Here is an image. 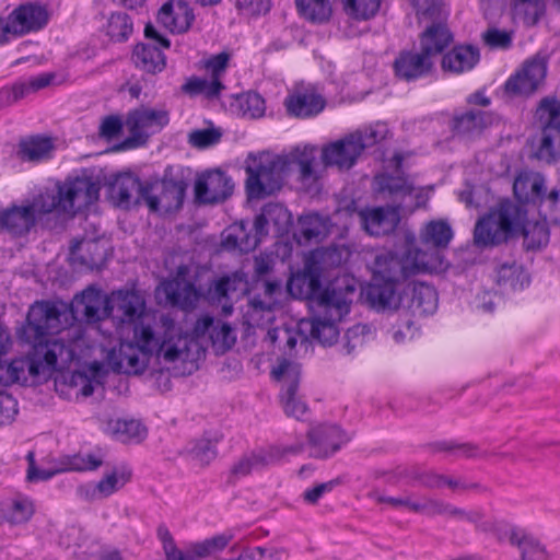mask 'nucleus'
I'll list each match as a JSON object with an SVG mask.
<instances>
[{
	"label": "nucleus",
	"mask_w": 560,
	"mask_h": 560,
	"mask_svg": "<svg viewBox=\"0 0 560 560\" xmlns=\"http://www.w3.org/2000/svg\"><path fill=\"white\" fill-rule=\"evenodd\" d=\"M230 539V536L221 534L190 544L194 560L215 556L229 545Z\"/></svg>",
	"instance_id": "8fccbe9b"
},
{
	"label": "nucleus",
	"mask_w": 560,
	"mask_h": 560,
	"mask_svg": "<svg viewBox=\"0 0 560 560\" xmlns=\"http://www.w3.org/2000/svg\"><path fill=\"white\" fill-rule=\"evenodd\" d=\"M100 185L92 176L68 177L56 185V190H46L32 201L12 205L0 211L1 230L22 236L35 226L37 220L52 211L74 215L77 211L98 199Z\"/></svg>",
	"instance_id": "f03ea898"
},
{
	"label": "nucleus",
	"mask_w": 560,
	"mask_h": 560,
	"mask_svg": "<svg viewBox=\"0 0 560 560\" xmlns=\"http://www.w3.org/2000/svg\"><path fill=\"white\" fill-rule=\"evenodd\" d=\"M511 10L514 19L527 26L535 25L545 11L544 0H511Z\"/></svg>",
	"instance_id": "a19ab883"
},
{
	"label": "nucleus",
	"mask_w": 560,
	"mask_h": 560,
	"mask_svg": "<svg viewBox=\"0 0 560 560\" xmlns=\"http://www.w3.org/2000/svg\"><path fill=\"white\" fill-rule=\"evenodd\" d=\"M374 334V329L369 324H357L350 327L341 345V352L351 355L358 348H361Z\"/></svg>",
	"instance_id": "c03bdc74"
},
{
	"label": "nucleus",
	"mask_w": 560,
	"mask_h": 560,
	"mask_svg": "<svg viewBox=\"0 0 560 560\" xmlns=\"http://www.w3.org/2000/svg\"><path fill=\"white\" fill-rule=\"evenodd\" d=\"M430 268L427 255L421 250L409 252L404 259L393 254H383L375 258L373 279L397 282L401 278Z\"/></svg>",
	"instance_id": "9b49d317"
},
{
	"label": "nucleus",
	"mask_w": 560,
	"mask_h": 560,
	"mask_svg": "<svg viewBox=\"0 0 560 560\" xmlns=\"http://www.w3.org/2000/svg\"><path fill=\"white\" fill-rule=\"evenodd\" d=\"M241 281L238 279V273H235L233 277H222L218 281L214 282L208 290V300L212 304H218L221 306V312L224 316H228L233 311V305L230 302V292L236 291V283Z\"/></svg>",
	"instance_id": "f704fd0d"
},
{
	"label": "nucleus",
	"mask_w": 560,
	"mask_h": 560,
	"mask_svg": "<svg viewBox=\"0 0 560 560\" xmlns=\"http://www.w3.org/2000/svg\"><path fill=\"white\" fill-rule=\"evenodd\" d=\"M217 440L200 439L190 448L192 458L201 465H208L217 456Z\"/></svg>",
	"instance_id": "bf43d9fd"
},
{
	"label": "nucleus",
	"mask_w": 560,
	"mask_h": 560,
	"mask_svg": "<svg viewBox=\"0 0 560 560\" xmlns=\"http://www.w3.org/2000/svg\"><path fill=\"white\" fill-rule=\"evenodd\" d=\"M480 60V51L472 45L455 46L442 58L443 71L460 74L472 70Z\"/></svg>",
	"instance_id": "7c9ffc66"
},
{
	"label": "nucleus",
	"mask_w": 560,
	"mask_h": 560,
	"mask_svg": "<svg viewBox=\"0 0 560 560\" xmlns=\"http://www.w3.org/2000/svg\"><path fill=\"white\" fill-rule=\"evenodd\" d=\"M231 55L228 51H221L208 58L200 60V68L210 74L211 80H220L225 73Z\"/></svg>",
	"instance_id": "5fc2aeb1"
},
{
	"label": "nucleus",
	"mask_w": 560,
	"mask_h": 560,
	"mask_svg": "<svg viewBox=\"0 0 560 560\" xmlns=\"http://www.w3.org/2000/svg\"><path fill=\"white\" fill-rule=\"evenodd\" d=\"M195 15L187 2L170 0L158 13V22L172 33H184L190 27Z\"/></svg>",
	"instance_id": "a878e982"
},
{
	"label": "nucleus",
	"mask_w": 560,
	"mask_h": 560,
	"mask_svg": "<svg viewBox=\"0 0 560 560\" xmlns=\"http://www.w3.org/2000/svg\"><path fill=\"white\" fill-rule=\"evenodd\" d=\"M291 116L307 118L319 114L325 107V100L313 90L295 91L284 102Z\"/></svg>",
	"instance_id": "c756f323"
},
{
	"label": "nucleus",
	"mask_w": 560,
	"mask_h": 560,
	"mask_svg": "<svg viewBox=\"0 0 560 560\" xmlns=\"http://www.w3.org/2000/svg\"><path fill=\"white\" fill-rule=\"evenodd\" d=\"M161 290L171 305L184 311L194 308L200 296L195 284L179 276L163 282Z\"/></svg>",
	"instance_id": "cd10ccee"
},
{
	"label": "nucleus",
	"mask_w": 560,
	"mask_h": 560,
	"mask_svg": "<svg viewBox=\"0 0 560 560\" xmlns=\"http://www.w3.org/2000/svg\"><path fill=\"white\" fill-rule=\"evenodd\" d=\"M524 247L527 250H537L549 242V230L545 224L534 223L524 228Z\"/></svg>",
	"instance_id": "864d4df0"
},
{
	"label": "nucleus",
	"mask_w": 560,
	"mask_h": 560,
	"mask_svg": "<svg viewBox=\"0 0 560 560\" xmlns=\"http://www.w3.org/2000/svg\"><path fill=\"white\" fill-rule=\"evenodd\" d=\"M132 33V22L126 13H113L107 23V35L114 42H125Z\"/></svg>",
	"instance_id": "603ef678"
},
{
	"label": "nucleus",
	"mask_w": 560,
	"mask_h": 560,
	"mask_svg": "<svg viewBox=\"0 0 560 560\" xmlns=\"http://www.w3.org/2000/svg\"><path fill=\"white\" fill-rule=\"evenodd\" d=\"M483 42L491 48L506 49L512 44L511 33L498 28H489L482 34Z\"/></svg>",
	"instance_id": "69168bd1"
},
{
	"label": "nucleus",
	"mask_w": 560,
	"mask_h": 560,
	"mask_svg": "<svg viewBox=\"0 0 560 560\" xmlns=\"http://www.w3.org/2000/svg\"><path fill=\"white\" fill-rule=\"evenodd\" d=\"M276 463H278V460L273 446L254 450L247 458V472L249 470L262 469Z\"/></svg>",
	"instance_id": "13d9d810"
},
{
	"label": "nucleus",
	"mask_w": 560,
	"mask_h": 560,
	"mask_svg": "<svg viewBox=\"0 0 560 560\" xmlns=\"http://www.w3.org/2000/svg\"><path fill=\"white\" fill-rule=\"evenodd\" d=\"M375 189L388 196H405L413 191V186L404 176L388 174L377 175L374 179Z\"/></svg>",
	"instance_id": "79ce46f5"
},
{
	"label": "nucleus",
	"mask_w": 560,
	"mask_h": 560,
	"mask_svg": "<svg viewBox=\"0 0 560 560\" xmlns=\"http://www.w3.org/2000/svg\"><path fill=\"white\" fill-rule=\"evenodd\" d=\"M311 455L316 458H327L335 454L349 441L347 434L337 425L323 424L307 432Z\"/></svg>",
	"instance_id": "aec40b11"
},
{
	"label": "nucleus",
	"mask_w": 560,
	"mask_h": 560,
	"mask_svg": "<svg viewBox=\"0 0 560 560\" xmlns=\"http://www.w3.org/2000/svg\"><path fill=\"white\" fill-rule=\"evenodd\" d=\"M362 229L372 236L392 233L400 221L399 211L392 207L366 208L358 211Z\"/></svg>",
	"instance_id": "412c9836"
},
{
	"label": "nucleus",
	"mask_w": 560,
	"mask_h": 560,
	"mask_svg": "<svg viewBox=\"0 0 560 560\" xmlns=\"http://www.w3.org/2000/svg\"><path fill=\"white\" fill-rule=\"evenodd\" d=\"M468 514L476 515V521L468 522L475 524L477 530L486 534H492L498 541H504L506 539L512 526L508 522L495 518L486 520L483 513L478 510L468 511Z\"/></svg>",
	"instance_id": "de8ad7c7"
},
{
	"label": "nucleus",
	"mask_w": 560,
	"mask_h": 560,
	"mask_svg": "<svg viewBox=\"0 0 560 560\" xmlns=\"http://www.w3.org/2000/svg\"><path fill=\"white\" fill-rule=\"evenodd\" d=\"M545 188V180L541 176L521 175L513 184V191L520 201H528L534 197H540Z\"/></svg>",
	"instance_id": "37998d69"
},
{
	"label": "nucleus",
	"mask_w": 560,
	"mask_h": 560,
	"mask_svg": "<svg viewBox=\"0 0 560 560\" xmlns=\"http://www.w3.org/2000/svg\"><path fill=\"white\" fill-rule=\"evenodd\" d=\"M494 273L495 283L503 291L523 290L529 284V276L525 272L523 267L514 260L498 265L494 269Z\"/></svg>",
	"instance_id": "72a5a7b5"
},
{
	"label": "nucleus",
	"mask_w": 560,
	"mask_h": 560,
	"mask_svg": "<svg viewBox=\"0 0 560 560\" xmlns=\"http://www.w3.org/2000/svg\"><path fill=\"white\" fill-rule=\"evenodd\" d=\"M122 126L124 124L119 116H106L100 125V136L106 139H113L121 132Z\"/></svg>",
	"instance_id": "774afa93"
},
{
	"label": "nucleus",
	"mask_w": 560,
	"mask_h": 560,
	"mask_svg": "<svg viewBox=\"0 0 560 560\" xmlns=\"http://www.w3.org/2000/svg\"><path fill=\"white\" fill-rule=\"evenodd\" d=\"M521 560H555L551 553L547 550L538 539L529 540L520 552Z\"/></svg>",
	"instance_id": "0e129e2a"
},
{
	"label": "nucleus",
	"mask_w": 560,
	"mask_h": 560,
	"mask_svg": "<svg viewBox=\"0 0 560 560\" xmlns=\"http://www.w3.org/2000/svg\"><path fill=\"white\" fill-rule=\"evenodd\" d=\"M412 2L417 8L419 20L432 21V24L420 36V49L423 50V42L428 39L427 47L430 48L428 56L433 60L453 40V35L443 23L446 18L444 0H412Z\"/></svg>",
	"instance_id": "6e6552de"
},
{
	"label": "nucleus",
	"mask_w": 560,
	"mask_h": 560,
	"mask_svg": "<svg viewBox=\"0 0 560 560\" xmlns=\"http://www.w3.org/2000/svg\"><path fill=\"white\" fill-rule=\"evenodd\" d=\"M102 465V459L93 454L75 455L69 462V469L75 471L95 470Z\"/></svg>",
	"instance_id": "338daca9"
},
{
	"label": "nucleus",
	"mask_w": 560,
	"mask_h": 560,
	"mask_svg": "<svg viewBox=\"0 0 560 560\" xmlns=\"http://www.w3.org/2000/svg\"><path fill=\"white\" fill-rule=\"evenodd\" d=\"M267 221L272 223L277 231H283L291 221L290 212L278 203H268L264 207Z\"/></svg>",
	"instance_id": "680f3d73"
},
{
	"label": "nucleus",
	"mask_w": 560,
	"mask_h": 560,
	"mask_svg": "<svg viewBox=\"0 0 560 560\" xmlns=\"http://www.w3.org/2000/svg\"><path fill=\"white\" fill-rule=\"evenodd\" d=\"M170 122V112L164 108L141 106L130 110L125 125L130 133L126 144H143L148 138L160 132Z\"/></svg>",
	"instance_id": "ddd939ff"
},
{
	"label": "nucleus",
	"mask_w": 560,
	"mask_h": 560,
	"mask_svg": "<svg viewBox=\"0 0 560 560\" xmlns=\"http://www.w3.org/2000/svg\"><path fill=\"white\" fill-rule=\"evenodd\" d=\"M224 89L220 80H207L198 77H192L182 85V91L189 95L203 94L207 98L218 97Z\"/></svg>",
	"instance_id": "09e8293b"
},
{
	"label": "nucleus",
	"mask_w": 560,
	"mask_h": 560,
	"mask_svg": "<svg viewBox=\"0 0 560 560\" xmlns=\"http://www.w3.org/2000/svg\"><path fill=\"white\" fill-rule=\"evenodd\" d=\"M272 377L282 383L280 399L288 417L303 420L307 406L296 396L300 383L301 368L289 360H282L271 371Z\"/></svg>",
	"instance_id": "f8f14e48"
},
{
	"label": "nucleus",
	"mask_w": 560,
	"mask_h": 560,
	"mask_svg": "<svg viewBox=\"0 0 560 560\" xmlns=\"http://www.w3.org/2000/svg\"><path fill=\"white\" fill-rule=\"evenodd\" d=\"M231 178L221 171H210L199 176L195 183V198L199 203H219L233 192Z\"/></svg>",
	"instance_id": "a211bd4d"
},
{
	"label": "nucleus",
	"mask_w": 560,
	"mask_h": 560,
	"mask_svg": "<svg viewBox=\"0 0 560 560\" xmlns=\"http://www.w3.org/2000/svg\"><path fill=\"white\" fill-rule=\"evenodd\" d=\"M60 308L61 311L50 301H38L31 306L20 337L32 345L33 352L9 363L0 360V385L26 383L27 374L35 377L45 368L55 370L58 359L63 363L73 359L74 353L70 346L52 337L67 328V316H71L65 307Z\"/></svg>",
	"instance_id": "f257e3e1"
},
{
	"label": "nucleus",
	"mask_w": 560,
	"mask_h": 560,
	"mask_svg": "<svg viewBox=\"0 0 560 560\" xmlns=\"http://www.w3.org/2000/svg\"><path fill=\"white\" fill-rule=\"evenodd\" d=\"M407 476L428 489H440L443 487L444 475L435 470L411 468L407 470Z\"/></svg>",
	"instance_id": "052dcab7"
},
{
	"label": "nucleus",
	"mask_w": 560,
	"mask_h": 560,
	"mask_svg": "<svg viewBox=\"0 0 560 560\" xmlns=\"http://www.w3.org/2000/svg\"><path fill=\"white\" fill-rule=\"evenodd\" d=\"M55 306L61 311L65 307L71 316H67V328L74 320L89 324L96 323L105 317L112 316L119 323H135L144 313V300L135 291H117L109 299L104 298L94 288H88L74 296L70 305L56 303Z\"/></svg>",
	"instance_id": "20e7f679"
},
{
	"label": "nucleus",
	"mask_w": 560,
	"mask_h": 560,
	"mask_svg": "<svg viewBox=\"0 0 560 560\" xmlns=\"http://www.w3.org/2000/svg\"><path fill=\"white\" fill-rule=\"evenodd\" d=\"M248 158L252 164L247 165V197L264 198L279 190L288 168L287 160L268 152Z\"/></svg>",
	"instance_id": "423d86ee"
},
{
	"label": "nucleus",
	"mask_w": 560,
	"mask_h": 560,
	"mask_svg": "<svg viewBox=\"0 0 560 560\" xmlns=\"http://www.w3.org/2000/svg\"><path fill=\"white\" fill-rule=\"evenodd\" d=\"M55 147L50 138L35 136L22 140L19 145V153L23 160L39 162L51 156Z\"/></svg>",
	"instance_id": "e433bc0d"
},
{
	"label": "nucleus",
	"mask_w": 560,
	"mask_h": 560,
	"mask_svg": "<svg viewBox=\"0 0 560 560\" xmlns=\"http://www.w3.org/2000/svg\"><path fill=\"white\" fill-rule=\"evenodd\" d=\"M352 295L347 292H327L320 298V308L310 320H302L301 327H310L312 338L322 345H332L339 335L336 323L349 313Z\"/></svg>",
	"instance_id": "39448f33"
},
{
	"label": "nucleus",
	"mask_w": 560,
	"mask_h": 560,
	"mask_svg": "<svg viewBox=\"0 0 560 560\" xmlns=\"http://www.w3.org/2000/svg\"><path fill=\"white\" fill-rule=\"evenodd\" d=\"M547 70L548 59L545 56L535 55L508 79L505 91L512 95L528 96L538 91L545 83Z\"/></svg>",
	"instance_id": "2eb2a0df"
},
{
	"label": "nucleus",
	"mask_w": 560,
	"mask_h": 560,
	"mask_svg": "<svg viewBox=\"0 0 560 560\" xmlns=\"http://www.w3.org/2000/svg\"><path fill=\"white\" fill-rule=\"evenodd\" d=\"M345 13L357 21H368L376 15L381 0H341Z\"/></svg>",
	"instance_id": "49530a36"
},
{
	"label": "nucleus",
	"mask_w": 560,
	"mask_h": 560,
	"mask_svg": "<svg viewBox=\"0 0 560 560\" xmlns=\"http://www.w3.org/2000/svg\"><path fill=\"white\" fill-rule=\"evenodd\" d=\"M288 292L296 299L308 300L313 302L317 308H320V298L327 292H347L354 294L355 288L346 283L343 287L332 284L322 290L320 273L311 267L304 269L303 272L292 276L287 284Z\"/></svg>",
	"instance_id": "4468645a"
},
{
	"label": "nucleus",
	"mask_w": 560,
	"mask_h": 560,
	"mask_svg": "<svg viewBox=\"0 0 560 560\" xmlns=\"http://www.w3.org/2000/svg\"><path fill=\"white\" fill-rule=\"evenodd\" d=\"M113 435L122 443L141 442L147 436L145 427L135 419H118L109 423Z\"/></svg>",
	"instance_id": "ea45409f"
},
{
	"label": "nucleus",
	"mask_w": 560,
	"mask_h": 560,
	"mask_svg": "<svg viewBox=\"0 0 560 560\" xmlns=\"http://www.w3.org/2000/svg\"><path fill=\"white\" fill-rule=\"evenodd\" d=\"M149 183H142L131 173L119 174L109 185V198L116 207L122 209L139 206L141 202L147 203V196L150 192Z\"/></svg>",
	"instance_id": "f3484780"
},
{
	"label": "nucleus",
	"mask_w": 560,
	"mask_h": 560,
	"mask_svg": "<svg viewBox=\"0 0 560 560\" xmlns=\"http://www.w3.org/2000/svg\"><path fill=\"white\" fill-rule=\"evenodd\" d=\"M132 61L136 68L150 74L160 73L166 67L163 51L155 45L144 43L135 46Z\"/></svg>",
	"instance_id": "473e14b6"
},
{
	"label": "nucleus",
	"mask_w": 560,
	"mask_h": 560,
	"mask_svg": "<svg viewBox=\"0 0 560 560\" xmlns=\"http://www.w3.org/2000/svg\"><path fill=\"white\" fill-rule=\"evenodd\" d=\"M458 454L466 458H480V459H491V458H513L511 454L500 453L495 451L481 450L478 445L472 443H456V450Z\"/></svg>",
	"instance_id": "4d7b16f0"
},
{
	"label": "nucleus",
	"mask_w": 560,
	"mask_h": 560,
	"mask_svg": "<svg viewBox=\"0 0 560 560\" xmlns=\"http://www.w3.org/2000/svg\"><path fill=\"white\" fill-rule=\"evenodd\" d=\"M491 124V116L483 110H467L455 115L452 119V130L464 138L479 136Z\"/></svg>",
	"instance_id": "2f4dec72"
},
{
	"label": "nucleus",
	"mask_w": 560,
	"mask_h": 560,
	"mask_svg": "<svg viewBox=\"0 0 560 560\" xmlns=\"http://www.w3.org/2000/svg\"><path fill=\"white\" fill-rule=\"evenodd\" d=\"M130 476L131 472L127 468H115L96 483L100 497L106 498L116 492L130 479Z\"/></svg>",
	"instance_id": "3c124183"
},
{
	"label": "nucleus",
	"mask_w": 560,
	"mask_h": 560,
	"mask_svg": "<svg viewBox=\"0 0 560 560\" xmlns=\"http://www.w3.org/2000/svg\"><path fill=\"white\" fill-rule=\"evenodd\" d=\"M395 282L375 280L366 290V299L377 311L398 310L405 306L404 294H397Z\"/></svg>",
	"instance_id": "c85d7f7f"
},
{
	"label": "nucleus",
	"mask_w": 560,
	"mask_h": 560,
	"mask_svg": "<svg viewBox=\"0 0 560 560\" xmlns=\"http://www.w3.org/2000/svg\"><path fill=\"white\" fill-rule=\"evenodd\" d=\"M69 259L79 270L101 269L105 264V249L96 241H74Z\"/></svg>",
	"instance_id": "bb28decb"
},
{
	"label": "nucleus",
	"mask_w": 560,
	"mask_h": 560,
	"mask_svg": "<svg viewBox=\"0 0 560 560\" xmlns=\"http://www.w3.org/2000/svg\"><path fill=\"white\" fill-rule=\"evenodd\" d=\"M300 14L314 23L326 22L331 15L329 0H296Z\"/></svg>",
	"instance_id": "a18cd8bd"
},
{
	"label": "nucleus",
	"mask_w": 560,
	"mask_h": 560,
	"mask_svg": "<svg viewBox=\"0 0 560 560\" xmlns=\"http://www.w3.org/2000/svg\"><path fill=\"white\" fill-rule=\"evenodd\" d=\"M150 192L147 196V207L151 212L164 211L165 213L178 211L184 203L188 183L184 175L174 166L168 165L163 177L154 183H149Z\"/></svg>",
	"instance_id": "1a4fd4ad"
},
{
	"label": "nucleus",
	"mask_w": 560,
	"mask_h": 560,
	"mask_svg": "<svg viewBox=\"0 0 560 560\" xmlns=\"http://www.w3.org/2000/svg\"><path fill=\"white\" fill-rule=\"evenodd\" d=\"M353 133H359L361 138V143L363 144V150L368 147H372L375 143L382 141L387 137L388 129L387 126L383 122H377L373 126L365 128L364 130H357Z\"/></svg>",
	"instance_id": "e2e57ef3"
},
{
	"label": "nucleus",
	"mask_w": 560,
	"mask_h": 560,
	"mask_svg": "<svg viewBox=\"0 0 560 560\" xmlns=\"http://www.w3.org/2000/svg\"><path fill=\"white\" fill-rule=\"evenodd\" d=\"M299 232L305 241L325 237L329 233L330 220L318 213L301 215L298 221Z\"/></svg>",
	"instance_id": "4c0bfd02"
},
{
	"label": "nucleus",
	"mask_w": 560,
	"mask_h": 560,
	"mask_svg": "<svg viewBox=\"0 0 560 560\" xmlns=\"http://www.w3.org/2000/svg\"><path fill=\"white\" fill-rule=\"evenodd\" d=\"M453 237L451 225L444 220H433L425 224L421 231L422 243L436 248L446 247Z\"/></svg>",
	"instance_id": "58836bf2"
},
{
	"label": "nucleus",
	"mask_w": 560,
	"mask_h": 560,
	"mask_svg": "<svg viewBox=\"0 0 560 560\" xmlns=\"http://www.w3.org/2000/svg\"><path fill=\"white\" fill-rule=\"evenodd\" d=\"M428 39L423 42V50L402 51L396 58L394 68L396 74L407 81L416 80L429 74L433 68V60L428 56L430 50L427 47Z\"/></svg>",
	"instance_id": "5701e85b"
},
{
	"label": "nucleus",
	"mask_w": 560,
	"mask_h": 560,
	"mask_svg": "<svg viewBox=\"0 0 560 560\" xmlns=\"http://www.w3.org/2000/svg\"><path fill=\"white\" fill-rule=\"evenodd\" d=\"M404 299L405 306L401 308L415 316L430 315L438 308L436 291L433 287L423 282L409 284L404 291Z\"/></svg>",
	"instance_id": "b1692460"
},
{
	"label": "nucleus",
	"mask_w": 560,
	"mask_h": 560,
	"mask_svg": "<svg viewBox=\"0 0 560 560\" xmlns=\"http://www.w3.org/2000/svg\"><path fill=\"white\" fill-rule=\"evenodd\" d=\"M413 513L427 517L445 516L458 521H476L475 514H468V511L457 508L450 502L432 495H416Z\"/></svg>",
	"instance_id": "393cba45"
},
{
	"label": "nucleus",
	"mask_w": 560,
	"mask_h": 560,
	"mask_svg": "<svg viewBox=\"0 0 560 560\" xmlns=\"http://www.w3.org/2000/svg\"><path fill=\"white\" fill-rule=\"evenodd\" d=\"M359 133L330 142L322 148L320 160L325 167H336L340 171L350 170L363 152Z\"/></svg>",
	"instance_id": "dca6fc26"
},
{
	"label": "nucleus",
	"mask_w": 560,
	"mask_h": 560,
	"mask_svg": "<svg viewBox=\"0 0 560 560\" xmlns=\"http://www.w3.org/2000/svg\"><path fill=\"white\" fill-rule=\"evenodd\" d=\"M520 219V208L510 202H501L487 215L479 219L474 230L477 246H494L505 242Z\"/></svg>",
	"instance_id": "0eeeda50"
},
{
	"label": "nucleus",
	"mask_w": 560,
	"mask_h": 560,
	"mask_svg": "<svg viewBox=\"0 0 560 560\" xmlns=\"http://www.w3.org/2000/svg\"><path fill=\"white\" fill-rule=\"evenodd\" d=\"M222 131L219 128H206L192 130L188 136V142L198 149H206L220 142Z\"/></svg>",
	"instance_id": "6e6d98bb"
},
{
	"label": "nucleus",
	"mask_w": 560,
	"mask_h": 560,
	"mask_svg": "<svg viewBox=\"0 0 560 560\" xmlns=\"http://www.w3.org/2000/svg\"><path fill=\"white\" fill-rule=\"evenodd\" d=\"M8 16L14 37L39 31L49 20L47 8L39 2L22 3Z\"/></svg>",
	"instance_id": "6ab92c4d"
},
{
	"label": "nucleus",
	"mask_w": 560,
	"mask_h": 560,
	"mask_svg": "<svg viewBox=\"0 0 560 560\" xmlns=\"http://www.w3.org/2000/svg\"><path fill=\"white\" fill-rule=\"evenodd\" d=\"M194 332L197 337L209 336L212 347L217 353H224L235 343L236 337L226 323L214 319L210 315H205L197 319Z\"/></svg>",
	"instance_id": "4be33fe9"
},
{
	"label": "nucleus",
	"mask_w": 560,
	"mask_h": 560,
	"mask_svg": "<svg viewBox=\"0 0 560 560\" xmlns=\"http://www.w3.org/2000/svg\"><path fill=\"white\" fill-rule=\"evenodd\" d=\"M315 153V147L306 145L303 149L296 148L292 154L299 166V179L306 188H312L319 178L314 168Z\"/></svg>",
	"instance_id": "c9c22d12"
},
{
	"label": "nucleus",
	"mask_w": 560,
	"mask_h": 560,
	"mask_svg": "<svg viewBox=\"0 0 560 560\" xmlns=\"http://www.w3.org/2000/svg\"><path fill=\"white\" fill-rule=\"evenodd\" d=\"M536 115L544 128L535 156L550 164L560 158V100L556 96L541 98Z\"/></svg>",
	"instance_id": "9d476101"
},
{
	"label": "nucleus",
	"mask_w": 560,
	"mask_h": 560,
	"mask_svg": "<svg viewBox=\"0 0 560 560\" xmlns=\"http://www.w3.org/2000/svg\"><path fill=\"white\" fill-rule=\"evenodd\" d=\"M198 349V342L173 324L166 326L162 335L141 324L135 325L133 339L121 341L117 350L109 352L108 359L115 371L139 374L153 354L166 363L186 362L195 360L192 351Z\"/></svg>",
	"instance_id": "7ed1b4c3"
}]
</instances>
